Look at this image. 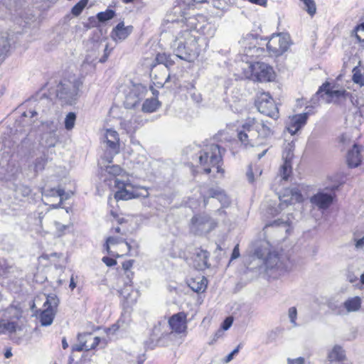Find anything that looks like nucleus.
Wrapping results in <instances>:
<instances>
[{"mask_svg":"<svg viewBox=\"0 0 364 364\" xmlns=\"http://www.w3.org/2000/svg\"><path fill=\"white\" fill-rule=\"evenodd\" d=\"M163 30L173 33L171 47L176 58L188 61H193L199 55L198 36L213 38L216 28L205 16L200 14L173 19L171 16L164 21Z\"/></svg>","mask_w":364,"mask_h":364,"instance_id":"nucleus-1","label":"nucleus"},{"mask_svg":"<svg viewBox=\"0 0 364 364\" xmlns=\"http://www.w3.org/2000/svg\"><path fill=\"white\" fill-rule=\"evenodd\" d=\"M272 135L271 123L255 117L246 119L237 130V139L245 148L264 145Z\"/></svg>","mask_w":364,"mask_h":364,"instance_id":"nucleus-2","label":"nucleus"},{"mask_svg":"<svg viewBox=\"0 0 364 364\" xmlns=\"http://www.w3.org/2000/svg\"><path fill=\"white\" fill-rule=\"evenodd\" d=\"M254 255L262 261L266 273L270 277L276 279L287 270L283 258L273 250L268 241L262 240L256 243Z\"/></svg>","mask_w":364,"mask_h":364,"instance_id":"nucleus-3","label":"nucleus"},{"mask_svg":"<svg viewBox=\"0 0 364 364\" xmlns=\"http://www.w3.org/2000/svg\"><path fill=\"white\" fill-rule=\"evenodd\" d=\"M82 85L80 79L73 76L69 79H63L55 87H50L49 93L50 95H55L65 104H72L77 100Z\"/></svg>","mask_w":364,"mask_h":364,"instance_id":"nucleus-4","label":"nucleus"},{"mask_svg":"<svg viewBox=\"0 0 364 364\" xmlns=\"http://www.w3.org/2000/svg\"><path fill=\"white\" fill-rule=\"evenodd\" d=\"M224 149L218 144H210L205 145L200 151L198 160L201 168L205 173H209L212 168H215L218 173H223L224 171L220 168L222 154Z\"/></svg>","mask_w":364,"mask_h":364,"instance_id":"nucleus-5","label":"nucleus"},{"mask_svg":"<svg viewBox=\"0 0 364 364\" xmlns=\"http://www.w3.org/2000/svg\"><path fill=\"white\" fill-rule=\"evenodd\" d=\"M114 186L117 191L114 193V198L117 200H127L135 198L149 196L148 189L132 182L129 178L126 179H114Z\"/></svg>","mask_w":364,"mask_h":364,"instance_id":"nucleus-6","label":"nucleus"},{"mask_svg":"<svg viewBox=\"0 0 364 364\" xmlns=\"http://www.w3.org/2000/svg\"><path fill=\"white\" fill-rule=\"evenodd\" d=\"M341 98V91L335 83H323L311 98V107H316L319 103H337Z\"/></svg>","mask_w":364,"mask_h":364,"instance_id":"nucleus-7","label":"nucleus"},{"mask_svg":"<svg viewBox=\"0 0 364 364\" xmlns=\"http://www.w3.org/2000/svg\"><path fill=\"white\" fill-rule=\"evenodd\" d=\"M104 250L113 257H119L132 250V245L121 236L111 235L106 240Z\"/></svg>","mask_w":364,"mask_h":364,"instance_id":"nucleus-8","label":"nucleus"},{"mask_svg":"<svg viewBox=\"0 0 364 364\" xmlns=\"http://www.w3.org/2000/svg\"><path fill=\"white\" fill-rule=\"evenodd\" d=\"M104 141L106 144V150L102 160L111 163L114 156L119 152V136L118 133L112 129H106L104 134Z\"/></svg>","mask_w":364,"mask_h":364,"instance_id":"nucleus-9","label":"nucleus"},{"mask_svg":"<svg viewBox=\"0 0 364 364\" xmlns=\"http://www.w3.org/2000/svg\"><path fill=\"white\" fill-rule=\"evenodd\" d=\"M290 45V37L287 34H273L266 43L267 50L271 55L279 56L285 53Z\"/></svg>","mask_w":364,"mask_h":364,"instance_id":"nucleus-10","label":"nucleus"},{"mask_svg":"<svg viewBox=\"0 0 364 364\" xmlns=\"http://www.w3.org/2000/svg\"><path fill=\"white\" fill-rule=\"evenodd\" d=\"M255 106L258 111L269 117L277 119L279 110L274 100L267 92H262L257 95Z\"/></svg>","mask_w":364,"mask_h":364,"instance_id":"nucleus-11","label":"nucleus"},{"mask_svg":"<svg viewBox=\"0 0 364 364\" xmlns=\"http://www.w3.org/2000/svg\"><path fill=\"white\" fill-rule=\"evenodd\" d=\"M217 225V223L206 214L194 215L191 222L190 230L196 235L210 232Z\"/></svg>","mask_w":364,"mask_h":364,"instance_id":"nucleus-12","label":"nucleus"},{"mask_svg":"<svg viewBox=\"0 0 364 364\" xmlns=\"http://www.w3.org/2000/svg\"><path fill=\"white\" fill-rule=\"evenodd\" d=\"M58 304L59 299L55 294H50L46 296V300L43 304L44 309L39 316L42 326H50L53 323Z\"/></svg>","mask_w":364,"mask_h":364,"instance_id":"nucleus-13","label":"nucleus"},{"mask_svg":"<svg viewBox=\"0 0 364 364\" xmlns=\"http://www.w3.org/2000/svg\"><path fill=\"white\" fill-rule=\"evenodd\" d=\"M132 265V260H128L122 263V267L127 273V280L124 281V287L119 291V294L124 298L127 306L134 304L139 296V291L133 289L132 287V279L129 276V272H128V270Z\"/></svg>","mask_w":364,"mask_h":364,"instance_id":"nucleus-14","label":"nucleus"},{"mask_svg":"<svg viewBox=\"0 0 364 364\" xmlns=\"http://www.w3.org/2000/svg\"><path fill=\"white\" fill-rule=\"evenodd\" d=\"M258 38L257 34L247 33L240 39L239 43L245 55L253 58L262 55L264 49L259 46L262 43H259Z\"/></svg>","mask_w":364,"mask_h":364,"instance_id":"nucleus-15","label":"nucleus"},{"mask_svg":"<svg viewBox=\"0 0 364 364\" xmlns=\"http://www.w3.org/2000/svg\"><path fill=\"white\" fill-rule=\"evenodd\" d=\"M250 78L254 81L270 82L274 79V71L268 64L256 62L250 66Z\"/></svg>","mask_w":364,"mask_h":364,"instance_id":"nucleus-16","label":"nucleus"},{"mask_svg":"<svg viewBox=\"0 0 364 364\" xmlns=\"http://www.w3.org/2000/svg\"><path fill=\"white\" fill-rule=\"evenodd\" d=\"M148 90L141 84H132L126 93L124 106L127 109L134 108L145 97Z\"/></svg>","mask_w":364,"mask_h":364,"instance_id":"nucleus-17","label":"nucleus"},{"mask_svg":"<svg viewBox=\"0 0 364 364\" xmlns=\"http://www.w3.org/2000/svg\"><path fill=\"white\" fill-rule=\"evenodd\" d=\"M294 143L291 141L287 143L282 151V159L284 161L279 169V176L287 181L292 172L291 161L294 157Z\"/></svg>","mask_w":364,"mask_h":364,"instance_id":"nucleus-18","label":"nucleus"},{"mask_svg":"<svg viewBox=\"0 0 364 364\" xmlns=\"http://www.w3.org/2000/svg\"><path fill=\"white\" fill-rule=\"evenodd\" d=\"M334 190L326 188L318 191L310 198L311 203L319 210H326L333 202L335 198Z\"/></svg>","mask_w":364,"mask_h":364,"instance_id":"nucleus-19","label":"nucleus"},{"mask_svg":"<svg viewBox=\"0 0 364 364\" xmlns=\"http://www.w3.org/2000/svg\"><path fill=\"white\" fill-rule=\"evenodd\" d=\"M78 343L73 346V351L90 350L95 348L100 342V338L92 336L90 333L79 334L77 336Z\"/></svg>","mask_w":364,"mask_h":364,"instance_id":"nucleus-20","label":"nucleus"},{"mask_svg":"<svg viewBox=\"0 0 364 364\" xmlns=\"http://www.w3.org/2000/svg\"><path fill=\"white\" fill-rule=\"evenodd\" d=\"M168 324L173 332L180 334L183 333L184 336L186 335V314L184 312L173 315L168 319Z\"/></svg>","mask_w":364,"mask_h":364,"instance_id":"nucleus-21","label":"nucleus"},{"mask_svg":"<svg viewBox=\"0 0 364 364\" xmlns=\"http://www.w3.org/2000/svg\"><path fill=\"white\" fill-rule=\"evenodd\" d=\"M309 114V112H307L289 117L287 127L289 132L291 135L295 134L306 124Z\"/></svg>","mask_w":364,"mask_h":364,"instance_id":"nucleus-22","label":"nucleus"},{"mask_svg":"<svg viewBox=\"0 0 364 364\" xmlns=\"http://www.w3.org/2000/svg\"><path fill=\"white\" fill-rule=\"evenodd\" d=\"M37 115L35 110H28L24 112L18 119L16 121L15 127L16 132H23L25 134L31 130V126L33 122L32 118Z\"/></svg>","mask_w":364,"mask_h":364,"instance_id":"nucleus-23","label":"nucleus"},{"mask_svg":"<svg viewBox=\"0 0 364 364\" xmlns=\"http://www.w3.org/2000/svg\"><path fill=\"white\" fill-rule=\"evenodd\" d=\"M210 253L203 249L197 248L193 254V266L198 270H204L209 267Z\"/></svg>","mask_w":364,"mask_h":364,"instance_id":"nucleus-24","label":"nucleus"},{"mask_svg":"<svg viewBox=\"0 0 364 364\" xmlns=\"http://www.w3.org/2000/svg\"><path fill=\"white\" fill-rule=\"evenodd\" d=\"M133 28L132 26H125L123 21L119 22L114 28H113L111 32V38L117 43L122 42L127 39L132 33Z\"/></svg>","mask_w":364,"mask_h":364,"instance_id":"nucleus-25","label":"nucleus"},{"mask_svg":"<svg viewBox=\"0 0 364 364\" xmlns=\"http://www.w3.org/2000/svg\"><path fill=\"white\" fill-rule=\"evenodd\" d=\"M280 204L279 208L282 209L284 205H288L294 203H300L303 201V196L299 187L291 188L287 191V195L279 197Z\"/></svg>","mask_w":364,"mask_h":364,"instance_id":"nucleus-26","label":"nucleus"},{"mask_svg":"<svg viewBox=\"0 0 364 364\" xmlns=\"http://www.w3.org/2000/svg\"><path fill=\"white\" fill-rule=\"evenodd\" d=\"M362 147L354 144L346 155V163L350 168L358 167L361 163V151Z\"/></svg>","mask_w":364,"mask_h":364,"instance_id":"nucleus-27","label":"nucleus"},{"mask_svg":"<svg viewBox=\"0 0 364 364\" xmlns=\"http://www.w3.org/2000/svg\"><path fill=\"white\" fill-rule=\"evenodd\" d=\"M120 127L127 134H132L141 126V123L135 117H132L129 119H122L120 120Z\"/></svg>","mask_w":364,"mask_h":364,"instance_id":"nucleus-28","label":"nucleus"},{"mask_svg":"<svg viewBox=\"0 0 364 364\" xmlns=\"http://www.w3.org/2000/svg\"><path fill=\"white\" fill-rule=\"evenodd\" d=\"M11 40L7 31H0V62L3 61L11 46Z\"/></svg>","mask_w":364,"mask_h":364,"instance_id":"nucleus-29","label":"nucleus"},{"mask_svg":"<svg viewBox=\"0 0 364 364\" xmlns=\"http://www.w3.org/2000/svg\"><path fill=\"white\" fill-rule=\"evenodd\" d=\"M188 286L195 292H203L207 287V279L204 277H197L190 280Z\"/></svg>","mask_w":364,"mask_h":364,"instance_id":"nucleus-30","label":"nucleus"},{"mask_svg":"<svg viewBox=\"0 0 364 364\" xmlns=\"http://www.w3.org/2000/svg\"><path fill=\"white\" fill-rule=\"evenodd\" d=\"M341 294L337 293L333 296H331L326 301L328 307L333 314H340L341 313Z\"/></svg>","mask_w":364,"mask_h":364,"instance_id":"nucleus-31","label":"nucleus"},{"mask_svg":"<svg viewBox=\"0 0 364 364\" xmlns=\"http://www.w3.org/2000/svg\"><path fill=\"white\" fill-rule=\"evenodd\" d=\"M210 196L213 200H217L223 207L228 206L230 203L228 196L220 188L210 190Z\"/></svg>","mask_w":364,"mask_h":364,"instance_id":"nucleus-32","label":"nucleus"},{"mask_svg":"<svg viewBox=\"0 0 364 364\" xmlns=\"http://www.w3.org/2000/svg\"><path fill=\"white\" fill-rule=\"evenodd\" d=\"M362 300L359 296H354L348 299L343 304L347 312L358 311L361 307Z\"/></svg>","mask_w":364,"mask_h":364,"instance_id":"nucleus-33","label":"nucleus"},{"mask_svg":"<svg viewBox=\"0 0 364 364\" xmlns=\"http://www.w3.org/2000/svg\"><path fill=\"white\" fill-rule=\"evenodd\" d=\"M328 359L331 364H341V346L336 345L328 352Z\"/></svg>","mask_w":364,"mask_h":364,"instance_id":"nucleus-34","label":"nucleus"},{"mask_svg":"<svg viewBox=\"0 0 364 364\" xmlns=\"http://www.w3.org/2000/svg\"><path fill=\"white\" fill-rule=\"evenodd\" d=\"M45 196H56L60 198V201L58 204H53L50 205L52 208L56 209L61 207V204L63 200L68 198V196H65V193L63 189H51L49 191V193H45Z\"/></svg>","mask_w":364,"mask_h":364,"instance_id":"nucleus-35","label":"nucleus"},{"mask_svg":"<svg viewBox=\"0 0 364 364\" xmlns=\"http://www.w3.org/2000/svg\"><path fill=\"white\" fill-rule=\"evenodd\" d=\"M159 106L160 103L157 99H146L142 105V111L144 112L151 113L155 112Z\"/></svg>","mask_w":364,"mask_h":364,"instance_id":"nucleus-36","label":"nucleus"},{"mask_svg":"<svg viewBox=\"0 0 364 364\" xmlns=\"http://www.w3.org/2000/svg\"><path fill=\"white\" fill-rule=\"evenodd\" d=\"M21 310L16 306H11L4 313V317L9 320L18 321L21 317Z\"/></svg>","mask_w":364,"mask_h":364,"instance_id":"nucleus-37","label":"nucleus"},{"mask_svg":"<svg viewBox=\"0 0 364 364\" xmlns=\"http://www.w3.org/2000/svg\"><path fill=\"white\" fill-rule=\"evenodd\" d=\"M105 171L112 177L108 181L112 182L113 181L114 183V179L118 178L117 176H122L123 173L122 168L118 165L107 166Z\"/></svg>","mask_w":364,"mask_h":364,"instance_id":"nucleus-38","label":"nucleus"},{"mask_svg":"<svg viewBox=\"0 0 364 364\" xmlns=\"http://www.w3.org/2000/svg\"><path fill=\"white\" fill-rule=\"evenodd\" d=\"M49 160L48 153L43 152V155L36 159L33 162V169L35 172L41 171Z\"/></svg>","mask_w":364,"mask_h":364,"instance_id":"nucleus-39","label":"nucleus"},{"mask_svg":"<svg viewBox=\"0 0 364 364\" xmlns=\"http://www.w3.org/2000/svg\"><path fill=\"white\" fill-rule=\"evenodd\" d=\"M0 327H2L5 332L14 333L18 327V321L4 318L1 322Z\"/></svg>","mask_w":364,"mask_h":364,"instance_id":"nucleus-40","label":"nucleus"},{"mask_svg":"<svg viewBox=\"0 0 364 364\" xmlns=\"http://www.w3.org/2000/svg\"><path fill=\"white\" fill-rule=\"evenodd\" d=\"M60 123L58 119L48 120L43 124L44 132L43 133H50L56 134V132L58 129Z\"/></svg>","mask_w":364,"mask_h":364,"instance_id":"nucleus-41","label":"nucleus"},{"mask_svg":"<svg viewBox=\"0 0 364 364\" xmlns=\"http://www.w3.org/2000/svg\"><path fill=\"white\" fill-rule=\"evenodd\" d=\"M58 141V136L56 134L43 133L42 135V144L47 147L55 146Z\"/></svg>","mask_w":364,"mask_h":364,"instance_id":"nucleus-42","label":"nucleus"},{"mask_svg":"<svg viewBox=\"0 0 364 364\" xmlns=\"http://www.w3.org/2000/svg\"><path fill=\"white\" fill-rule=\"evenodd\" d=\"M186 89L194 102L200 103L202 101L201 95L196 90L195 85L193 82H189L186 86Z\"/></svg>","mask_w":364,"mask_h":364,"instance_id":"nucleus-43","label":"nucleus"},{"mask_svg":"<svg viewBox=\"0 0 364 364\" xmlns=\"http://www.w3.org/2000/svg\"><path fill=\"white\" fill-rule=\"evenodd\" d=\"M156 60L157 63L163 64L166 68H169L173 65V60L171 58V56L164 53H158L156 56Z\"/></svg>","mask_w":364,"mask_h":364,"instance_id":"nucleus-44","label":"nucleus"},{"mask_svg":"<svg viewBox=\"0 0 364 364\" xmlns=\"http://www.w3.org/2000/svg\"><path fill=\"white\" fill-rule=\"evenodd\" d=\"M115 16V11L112 9H107L105 11L100 12L97 14L96 18L101 23H105L111 20Z\"/></svg>","mask_w":364,"mask_h":364,"instance_id":"nucleus-45","label":"nucleus"},{"mask_svg":"<svg viewBox=\"0 0 364 364\" xmlns=\"http://www.w3.org/2000/svg\"><path fill=\"white\" fill-rule=\"evenodd\" d=\"M297 309L295 306H291L288 309L287 317L291 328L299 326V323H297Z\"/></svg>","mask_w":364,"mask_h":364,"instance_id":"nucleus-46","label":"nucleus"},{"mask_svg":"<svg viewBox=\"0 0 364 364\" xmlns=\"http://www.w3.org/2000/svg\"><path fill=\"white\" fill-rule=\"evenodd\" d=\"M53 225L55 228V235L58 237L65 235L70 228L69 225H63L58 221H54Z\"/></svg>","mask_w":364,"mask_h":364,"instance_id":"nucleus-47","label":"nucleus"},{"mask_svg":"<svg viewBox=\"0 0 364 364\" xmlns=\"http://www.w3.org/2000/svg\"><path fill=\"white\" fill-rule=\"evenodd\" d=\"M305 6L304 9L311 16H313L316 11V4L314 0H300Z\"/></svg>","mask_w":364,"mask_h":364,"instance_id":"nucleus-48","label":"nucleus"},{"mask_svg":"<svg viewBox=\"0 0 364 364\" xmlns=\"http://www.w3.org/2000/svg\"><path fill=\"white\" fill-rule=\"evenodd\" d=\"M353 82L360 85H364V75L357 66L353 69Z\"/></svg>","mask_w":364,"mask_h":364,"instance_id":"nucleus-49","label":"nucleus"},{"mask_svg":"<svg viewBox=\"0 0 364 364\" xmlns=\"http://www.w3.org/2000/svg\"><path fill=\"white\" fill-rule=\"evenodd\" d=\"M88 3V0H80L77 4H76L72 9L73 15L77 16H79L85 7L87 6Z\"/></svg>","mask_w":364,"mask_h":364,"instance_id":"nucleus-50","label":"nucleus"},{"mask_svg":"<svg viewBox=\"0 0 364 364\" xmlns=\"http://www.w3.org/2000/svg\"><path fill=\"white\" fill-rule=\"evenodd\" d=\"M76 119V115L74 112H69L65 119V127L68 130H70L74 127Z\"/></svg>","mask_w":364,"mask_h":364,"instance_id":"nucleus-51","label":"nucleus"},{"mask_svg":"<svg viewBox=\"0 0 364 364\" xmlns=\"http://www.w3.org/2000/svg\"><path fill=\"white\" fill-rule=\"evenodd\" d=\"M149 166V162L146 160V159L141 156L139 158L138 161L136 163V166L134 168L136 169H143L144 171H146Z\"/></svg>","mask_w":364,"mask_h":364,"instance_id":"nucleus-52","label":"nucleus"},{"mask_svg":"<svg viewBox=\"0 0 364 364\" xmlns=\"http://www.w3.org/2000/svg\"><path fill=\"white\" fill-rule=\"evenodd\" d=\"M232 323L233 318L232 316H228L222 323L220 328H222L223 331H227L231 327Z\"/></svg>","mask_w":364,"mask_h":364,"instance_id":"nucleus-53","label":"nucleus"},{"mask_svg":"<svg viewBox=\"0 0 364 364\" xmlns=\"http://www.w3.org/2000/svg\"><path fill=\"white\" fill-rule=\"evenodd\" d=\"M16 191L21 193L23 196H28L31 193V190L27 186L20 185L17 186Z\"/></svg>","mask_w":364,"mask_h":364,"instance_id":"nucleus-54","label":"nucleus"},{"mask_svg":"<svg viewBox=\"0 0 364 364\" xmlns=\"http://www.w3.org/2000/svg\"><path fill=\"white\" fill-rule=\"evenodd\" d=\"M240 348V346L239 345L230 353H229L225 358V363H228L230 362L233 359L234 356L238 353Z\"/></svg>","mask_w":364,"mask_h":364,"instance_id":"nucleus-55","label":"nucleus"},{"mask_svg":"<svg viewBox=\"0 0 364 364\" xmlns=\"http://www.w3.org/2000/svg\"><path fill=\"white\" fill-rule=\"evenodd\" d=\"M305 358L299 357L296 358H287V364H304Z\"/></svg>","mask_w":364,"mask_h":364,"instance_id":"nucleus-56","label":"nucleus"},{"mask_svg":"<svg viewBox=\"0 0 364 364\" xmlns=\"http://www.w3.org/2000/svg\"><path fill=\"white\" fill-rule=\"evenodd\" d=\"M102 260L108 267H112L117 264L116 260L111 257H104Z\"/></svg>","mask_w":364,"mask_h":364,"instance_id":"nucleus-57","label":"nucleus"},{"mask_svg":"<svg viewBox=\"0 0 364 364\" xmlns=\"http://www.w3.org/2000/svg\"><path fill=\"white\" fill-rule=\"evenodd\" d=\"M181 2L188 6H193L195 4H201V3H204V2H206L207 0H181Z\"/></svg>","mask_w":364,"mask_h":364,"instance_id":"nucleus-58","label":"nucleus"},{"mask_svg":"<svg viewBox=\"0 0 364 364\" xmlns=\"http://www.w3.org/2000/svg\"><path fill=\"white\" fill-rule=\"evenodd\" d=\"M75 279H77V276H75L74 274H72L70 277V284L69 287L73 291L77 286V283L75 282Z\"/></svg>","mask_w":364,"mask_h":364,"instance_id":"nucleus-59","label":"nucleus"},{"mask_svg":"<svg viewBox=\"0 0 364 364\" xmlns=\"http://www.w3.org/2000/svg\"><path fill=\"white\" fill-rule=\"evenodd\" d=\"M224 331L222 328H219L213 336V341H216L219 338H222L224 335Z\"/></svg>","mask_w":364,"mask_h":364,"instance_id":"nucleus-60","label":"nucleus"},{"mask_svg":"<svg viewBox=\"0 0 364 364\" xmlns=\"http://www.w3.org/2000/svg\"><path fill=\"white\" fill-rule=\"evenodd\" d=\"M188 207L193 210L196 209L198 205V201L193 199H189L187 203Z\"/></svg>","mask_w":364,"mask_h":364,"instance_id":"nucleus-61","label":"nucleus"},{"mask_svg":"<svg viewBox=\"0 0 364 364\" xmlns=\"http://www.w3.org/2000/svg\"><path fill=\"white\" fill-rule=\"evenodd\" d=\"M239 256H240L239 245H237L233 249L232 256H231V259H237V257H239Z\"/></svg>","mask_w":364,"mask_h":364,"instance_id":"nucleus-62","label":"nucleus"},{"mask_svg":"<svg viewBox=\"0 0 364 364\" xmlns=\"http://www.w3.org/2000/svg\"><path fill=\"white\" fill-rule=\"evenodd\" d=\"M355 246L357 249H362L364 247V236L362 238L355 240Z\"/></svg>","mask_w":364,"mask_h":364,"instance_id":"nucleus-63","label":"nucleus"},{"mask_svg":"<svg viewBox=\"0 0 364 364\" xmlns=\"http://www.w3.org/2000/svg\"><path fill=\"white\" fill-rule=\"evenodd\" d=\"M247 177L250 183H253L255 181L254 174L251 168L247 172Z\"/></svg>","mask_w":364,"mask_h":364,"instance_id":"nucleus-64","label":"nucleus"}]
</instances>
